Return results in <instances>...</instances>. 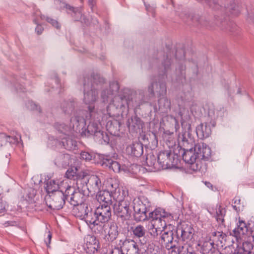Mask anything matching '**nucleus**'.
Returning a JSON list of instances; mask_svg holds the SVG:
<instances>
[{"label":"nucleus","mask_w":254,"mask_h":254,"mask_svg":"<svg viewBox=\"0 0 254 254\" xmlns=\"http://www.w3.org/2000/svg\"><path fill=\"white\" fill-rule=\"evenodd\" d=\"M162 137L167 145L169 147H173L175 144V140L174 138L173 130L165 129L163 131Z\"/></svg>","instance_id":"obj_38"},{"label":"nucleus","mask_w":254,"mask_h":254,"mask_svg":"<svg viewBox=\"0 0 254 254\" xmlns=\"http://www.w3.org/2000/svg\"><path fill=\"white\" fill-rule=\"evenodd\" d=\"M127 125L129 130L135 132L140 131L144 125L143 122L136 115L132 116L130 119H129Z\"/></svg>","instance_id":"obj_30"},{"label":"nucleus","mask_w":254,"mask_h":254,"mask_svg":"<svg viewBox=\"0 0 254 254\" xmlns=\"http://www.w3.org/2000/svg\"><path fill=\"white\" fill-rule=\"evenodd\" d=\"M81 187L87 189L88 192L94 194L101 190L102 182L99 176L90 175L86 171L85 173L84 180L82 179Z\"/></svg>","instance_id":"obj_10"},{"label":"nucleus","mask_w":254,"mask_h":254,"mask_svg":"<svg viewBox=\"0 0 254 254\" xmlns=\"http://www.w3.org/2000/svg\"><path fill=\"white\" fill-rule=\"evenodd\" d=\"M243 254H254V247L251 243L247 242L243 244Z\"/></svg>","instance_id":"obj_47"},{"label":"nucleus","mask_w":254,"mask_h":254,"mask_svg":"<svg viewBox=\"0 0 254 254\" xmlns=\"http://www.w3.org/2000/svg\"><path fill=\"white\" fill-rule=\"evenodd\" d=\"M99 156V162L102 166L109 167L111 163V161L114 160L113 157H117L118 155L114 153L113 155L111 156L110 154H103Z\"/></svg>","instance_id":"obj_43"},{"label":"nucleus","mask_w":254,"mask_h":254,"mask_svg":"<svg viewBox=\"0 0 254 254\" xmlns=\"http://www.w3.org/2000/svg\"><path fill=\"white\" fill-rule=\"evenodd\" d=\"M97 198L99 201L102 202L105 205L111 206L113 203L112 198L113 196L112 194L107 191L106 190H100L97 192Z\"/></svg>","instance_id":"obj_35"},{"label":"nucleus","mask_w":254,"mask_h":254,"mask_svg":"<svg viewBox=\"0 0 254 254\" xmlns=\"http://www.w3.org/2000/svg\"><path fill=\"white\" fill-rule=\"evenodd\" d=\"M157 160L160 171L176 167L179 162L178 156L171 150L160 151L157 155Z\"/></svg>","instance_id":"obj_9"},{"label":"nucleus","mask_w":254,"mask_h":254,"mask_svg":"<svg viewBox=\"0 0 254 254\" xmlns=\"http://www.w3.org/2000/svg\"><path fill=\"white\" fill-rule=\"evenodd\" d=\"M161 244L167 250L173 249L179 244V237L175 230L164 231L160 236Z\"/></svg>","instance_id":"obj_16"},{"label":"nucleus","mask_w":254,"mask_h":254,"mask_svg":"<svg viewBox=\"0 0 254 254\" xmlns=\"http://www.w3.org/2000/svg\"><path fill=\"white\" fill-rule=\"evenodd\" d=\"M248 234H249L254 239V221H251L248 223Z\"/></svg>","instance_id":"obj_57"},{"label":"nucleus","mask_w":254,"mask_h":254,"mask_svg":"<svg viewBox=\"0 0 254 254\" xmlns=\"http://www.w3.org/2000/svg\"><path fill=\"white\" fill-rule=\"evenodd\" d=\"M196 133L201 139L208 137L211 134V129L209 125L205 123H201L196 127Z\"/></svg>","instance_id":"obj_32"},{"label":"nucleus","mask_w":254,"mask_h":254,"mask_svg":"<svg viewBox=\"0 0 254 254\" xmlns=\"http://www.w3.org/2000/svg\"><path fill=\"white\" fill-rule=\"evenodd\" d=\"M80 82L83 84L85 91L90 88L99 91L106 83V80L100 73L93 72L83 75Z\"/></svg>","instance_id":"obj_8"},{"label":"nucleus","mask_w":254,"mask_h":254,"mask_svg":"<svg viewBox=\"0 0 254 254\" xmlns=\"http://www.w3.org/2000/svg\"><path fill=\"white\" fill-rule=\"evenodd\" d=\"M134 243H136L133 240L125 238L120 240L117 245L122 249L123 252H126V254H128L131 251Z\"/></svg>","instance_id":"obj_36"},{"label":"nucleus","mask_w":254,"mask_h":254,"mask_svg":"<svg viewBox=\"0 0 254 254\" xmlns=\"http://www.w3.org/2000/svg\"><path fill=\"white\" fill-rule=\"evenodd\" d=\"M236 224L237 227L233 230L231 235L238 239L241 238L242 235H245L246 233H248V223H246L245 221L239 216Z\"/></svg>","instance_id":"obj_29"},{"label":"nucleus","mask_w":254,"mask_h":254,"mask_svg":"<svg viewBox=\"0 0 254 254\" xmlns=\"http://www.w3.org/2000/svg\"><path fill=\"white\" fill-rule=\"evenodd\" d=\"M28 107L33 111H36L38 112L41 113H42V109L41 107L38 105L36 104L35 102L33 101H29L28 103Z\"/></svg>","instance_id":"obj_52"},{"label":"nucleus","mask_w":254,"mask_h":254,"mask_svg":"<svg viewBox=\"0 0 254 254\" xmlns=\"http://www.w3.org/2000/svg\"><path fill=\"white\" fill-rule=\"evenodd\" d=\"M84 250L86 253L94 254L100 249L99 240L94 235H88L84 238Z\"/></svg>","instance_id":"obj_22"},{"label":"nucleus","mask_w":254,"mask_h":254,"mask_svg":"<svg viewBox=\"0 0 254 254\" xmlns=\"http://www.w3.org/2000/svg\"><path fill=\"white\" fill-rule=\"evenodd\" d=\"M46 20L48 23H50L53 26L56 27L57 29H59L60 28V24L57 20L47 16L46 17Z\"/></svg>","instance_id":"obj_53"},{"label":"nucleus","mask_w":254,"mask_h":254,"mask_svg":"<svg viewBox=\"0 0 254 254\" xmlns=\"http://www.w3.org/2000/svg\"><path fill=\"white\" fill-rule=\"evenodd\" d=\"M214 6L210 4V7L216 12L213 13L215 22L212 21L206 15H199L195 14L191 18L193 26L198 27H204L207 29L212 30L216 26L220 27L222 30H225L234 36L239 35L241 30L240 28L233 21L222 20L224 12L225 11L228 15L238 16L240 12V7L237 1L235 0L231 1L226 7H223L217 3H213Z\"/></svg>","instance_id":"obj_1"},{"label":"nucleus","mask_w":254,"mask_h":254,"mask_svg":"<svg viewBox=\"0 0 254 254\" xmlns=\"http://www.w3.org/2000/svg\"><path fill=\"white\" fill-rule=\"evenodd\" d=\"M163 121L166 122V124L170 127L172 128V130H175L176 132L180 128V125L177 119L173 116L168 115L164 117Z\"/></svg>","instance_id":"obj_40"},{"label":"nucleus","mask_w":254,"mask_h":254,"mask_svg":"<svg viewBox=\"0 0 254 254\" xmlns=\"http://www.w3.org/2000/svg\"><path fill=\"white\" fill-rule=\"evenodd\" d=\"M110 95H113L110 93V91L108 89L103 90L101 92V98L103 100V102L108 101V98Z\"/></svg>","instance_id":"obj_54"},{"label":"nucleus","mask_w":254,"mask_h":254,"mask_svg":"<svg viewBox=\"0 0 254 254\" xmlns=\"http://www.w3.org/2000/svg\"><path fill=\"white\" fill-rule=\"evenodd\" d=\"M84 90V102L86 104H88V111L89 112V116L91 118L94 112L95 106L94 103L96 101L98 97V91L93 88Z\"/></svg>","instance_id":"obj_20"},{"label":"nucleus","mask_w":254,"mask_h":254,"mask_svg":"<svg viewBox=\"0 0 254 254\" xmlns=\"http://www.w3.org/2000/svg\"><path fill=\"white\" fill-rule=\"evenodd\" d=\"M133 219L136 222L148 220L149 212L151 210V203L148 199L141 195L133 200Z\"/></svg>","instance_id":"obj_5"},{"label":"nucleus","mask_w":254,"mask_h":254,"mask_svg":"<svg viewBox=\"0 0 254 254\" xmlns=\"http://www.w3.org/2000/svg\"><path fill=\"white\" fill-rule=\"evenodd\" d=\"M110 254H125V252H123L122 249H120L119 247L117 245L114 246L112 249Z\"/></svg>","instance_id":"obj_58"},{"label":"nucleus","mask_w":254,"mask_h":254,"mask_svg":"<svg viewBox=\"0 0 254 254\" xmlns=\"http://www.w3.org/2000/svg\"><path fill=\"white\" fill-rule=\"evenodd\" d=\"M158 161H156V156L152 153L148 154L145 159V165L148 167L150 171L157 172L160 171Z\"/></svg>","instance_id":"obj_33"},{"label":"nucleus","mask_w":254,"mask_h":254,"mask_svg":"<svg viewBox=\"0 0 254 254\" xmlns=\"http://www.w3.org/2000/svg\"><path fill=\"white\" fill-rule=\"evenodd\" d=\"M97 220L109 223L112 218L111 206L100 204L95 210H93L92 216Z\"/></svg>","instance_id":"obj_17"},{"label":"nucleus","mask_w":254,"mask_h":254,"mask_svg":"<svg viewBox=\"0 0 254 254\" xmlns=\"http://www.w3.org/2000/svg\"><path fill=\"white\" fill-rule=\"evenodd\" d=\"M174 216L172 213L165 211L161 208H156L152 211L151 206V210L149 212L148 220L152 219L154 223L153 227H161L165 229L167 224L174 220Z\"/></svg>","instance_id":"obj_7"},{"label":"nucleus","mask_w":254,"mask_h":254,"mask_svg":"<svg viewBox=\"0 0 254 254\" xmlns=\"http://www.w3.org/2000/svg\"><path fill=\"white\" fill-rule=\"evenodd\" d=\"M105 190L112 194L114 199L117 201V199H124L126 196L125 191L121 189L119 184L116 180L110 178L105 182Z\"/></svg>","instance_id":"obj_18"},{"label":"nucleus","mask_w":254,"mask_h":254,"mask_svg":"<svg viewBox=\"0 0 254 254\" xmlns=\"http://www.w3.org/2000/svg\"><path fill=\"white\" fill-rule=\"evenodd\" d=\"M130 230L132 232L134 239L144 238L147 232L145 228L140 224L131 227Z\"/></svg>","instance_id":"obj_39"},{"label":"nucleus","mask_w":254,"mask_h":254,"mask_svg":"<svg viewBox=\"0 0 254 254\" xmlns=\"http://www.w3.org/2000/svg\"><path fill=\"white\" fill-rule=\"evenodd\" d=\"M61 142L64 148L67 150L73 151L77 149V142L69 135L63 138Z\"/></svg>","instance_id":"obj_37"},{"label":"nucleus","mask_w":254,"mask_h":254,"mask_svg":"<svg viewBox=\"0 0 254 254\" xmlns=\"http://www.w3.org/2000/svg\"><path fill=\"white\" fill-rule=\"evenodd\" d=\"M72 214L76 217L84 220L86 223L91 221L93 215V209L86 203H83L73 205Z\"/></svg>","instance_id":"obj_13"},{"label":"nucleus","mask_w":254,"mask_h":254,"mask_svg":"<svg viewBox=\"0 0 254 254\" xmlns=\"http://www.w3.org/2000/svg\"><path fill=\"white\" fill-rule=\"evenodd\" d=\"M92 218L91 221H88L86 223L88 225H92L91 228L95 235L99 236H104L107 230L108 223L97 220L93 217Z\"/></svg>","instance_id":"obj_26"},{"label":"nucleus","mask_w":254,"mask_h":254,"mask_svg":"<svg viewBox=\"0 0 254 254\" xmlns=\"http://www.w3.org/2000/svg\"><path fill=\"white\" fill-rule=\"evenodd\" d=\"M153 227L154 228L152 230V232L151 233V235L153 236L154 238L157 237L159 234L161 235H162V232H163L164 230H161V228H162L161 227L159 226V227L157 226L156 228Z\"/></svg>","instance_id":"obj_56"},{"label":"nucleus","mask_w":254,"mask_h":254,"mask_svg":"<svg viewBox=\"0 0 254 254\" xmlns=\"http://www.w3.org/2000/svg\"><path fill=\"white\" fill-rule=\"evenodd\" d=\"M86 171L80 170L77 167L71 166L66 171L65 176L68 179L76 181L77 188H80L82 179L84 180Z\"/></svg>","instance_id":"obj_21"},{"label":"nucleus","mask_w":254,"mask_h":254,"mask_svg":"<svg viewBox=\"0 0 254 254\" xmlns=\"http://www.w3.org/2000/svg\"><path fill=\"white\" fill-rule=\"evenodd\" d=\"M227 235L222 231H214L210 234L209 241L216 244L217 246L221 245L223 247V244L226 241Z\"/></svg>","instance_id":"obj_34"},{"label":"nucleus","mask_w":254,"mask_h":254,"mask_svg":"<svg viewBox=\"0 0 254 254\" xmlns=\"http://www.w3.org/2000/svg\"><path fill=\"white\" fill-rule=\"evenodd\" d=\"M128 103L127 95L126 92L124 93L122 95L115 96L113 100V105L117 109L119 110V112L122 113L125 112L126 110L128 111L129 110Z\"/></svg>","instance_id":"obj_24"},{"label":"nucleus","mask_w":254,"mask_h":254,"mask_svg":"<svg viewBox=\"0 0 254 254\" xmlns=\"http://www.w3.org/2000/svg\"><path fill=\"white\" fill-rule=\"evenodd\" d=\"M65 197L63 191H58L46 199L47 206L52 210H60L65 203Z\"/></svg>","instance_id":"obj_14"},{"label":"nucleus","mask_w":254,"mask_h":254,"mask_svg":"<svg viewBox=\"0 0 254 254\" xmlns=\"http://www.w3.org/2000/svg\"><path fill=\"white\" fill-rule=\"evenodd\" d=\"M54 127L60 132L64 134H65L69 128L64 123H56Z\"/></svg>","instance_id":"obj_51"},{"label":"nucleus","mask_w":254,"mask_h":254,"mask_svg":"<svg viewBox=\"0 0 254 254\" xmlns=\"http://www.w3.org/2000/svg\"><path fill=\"white\" fill-rule=\"evenodd\" d=\"M175 248L177 249V250L176 251H177V253L181 252L185 253V254H186L187 252V249L185 250V247L184 246L179 245L177 246V245H176V247Z\"/></svg>","instance_id":"obj_61"},{"label":"nucleus","mask_w":254,"mask_h":254,"mask_svg":"<svg viewBox=\"0 0 254 254\" xmlns=\"http://www.w3.org/2000/svg\"><path fill=\"white\" fill-rule=\"evenodd\" d=\"M76 190H75L74 187L68 186L65 190V191L64 192V195L65 196V200L68 202L69 198H70L71 196H73Z\"/></svg>","instance_id":"obj_49"},{"label":"nucleus","mask_w":254,"mask_h":254,"mask_svg":"<svg viewBox=\"0 0 254 254\" xmlns=\"http://www.w3.org/2000/svg\"><path fill=\"white\" fill-rule=\"evenodd\" d=\"M121 122L115 119H109L106 123L107 130L112 135L119 136L120 135Z\"/></svg>","instance_id":"obj_31"},{"label":"nucleus","mask_w":254,"mask_h":254,"mask_svg":"<svg viewBox=\"0 0 254 254\" xmlns=\"http://www.w3.org/2000/svg\"><path fill=\"white\" fill-rule=\"evenodd\" d=\"M46 186L45 187L46 190L48 193H55L56 191H59L60 188L59 182L54 180H48L46 184Z\"/></svg>","instance_id":"obj_42"},{"label":"nucleus","mask_w":254,"mask_h":254,"mask_svg":"<svg viewBox=\"0 0 254 254\" xmlns=\"http://www.w3.org/2000/svg\"><path fill=\"white\" fill-rule=\"evenodd\" d=\"M176 234L179 237V242H182L190 247L195 242V230L193 225L189 222L184 221L178 226L176 229Z\"/></svg>","instance_id":"obj_6"},{"label":"nucleus","mask_w":254,"mask_h":254,"mask_svg":"<svg viewBox=\"0 0 254 254\" xmlns=\"http://www.w3.org/2000/svg\"><path fill=\"white\" fill-rule=\"evenodd\" d=\"M59 157L60 159H68L69 158V156L68 154H62L59 155Z\"/></svg>","instance_id":"obj_64"},{"label":"nucleus","mask_w":254,"mask_h":254,"mask_svg":"<svg viewBox=\"0 0 254 254\" xmlns=\"http://www.w3.org/2000/svg\"><path fill=\"white\" fill-rule=\"evenodd\" d=\"M61 108L66 115L71 116L77 114L78 104L76 100L74 99L64 101L61 104Z\"/></svg>","instance_id":"obj_23"},{"label":"nucleus","mask_w":254,"mask_h":254,"mask_svg":"<svg viewBox=\"0 0 254 254\" xmlns=\"http://www.w3.org/2000/svg\"><path fill=\"white\" fill-rule=\"evenodd\" d=\"M118 199V201L114 205L115 214L122 220H129L132 214L130 202L124 199Z\"/></svg>","instance_id":"obj_11"},{"label":"nucleus","mask_w":254,"mask_h":254,"mask_svg":"<svg viewBox=\"0 0 254 254\" xmlns=\"http://www.w3.org/2000/svg\"><path fill=\"white\" fill-rule=\"evenodd\" d=\"M182 132L178 137V144L180 147L179 154H181L183 160L190 165V169L193 171L206 172V165L201 164L197 160L196 151H194V138L192 136L191 124L184 121L181 123Z\"/></svg>","instance_id":"obj_2"},{"label":"nucleus","mask_w":254,"mask_h":254,"mask_svg":"<svg viewBox=\"0 0 254 254\" xmlns=\"http://www.w3.org/2000/svg\"><path fill=\"white\" fill-rule=\"evenodd\" d=\"M194 151H196L197 160L201 164L206 165L207 169V162L212 161L211 150L208 145L204 143H194Z\"/></svg>","instance_id":"obj_12"},{"label":"nucleus","mask_w":254,"mask_h":254,"mask_svg":"<svg viewBox=\"0 0 254 254\" xmlns=\"http://www.w3.org/2000/svg\"><path fill=\"white\" fill-rule=\"evenodd\" d=\"M226 211L225 208H223L219 205L216 211V221L220 223L222 225H224V217L226 215Z\"/></svg>","instance_id":"obj_45"},{"label":"nucleus","mask_w":254,"mask_h":254,"mask_svg":"<svg viewBox=\"0 0 254 254\" xmlns=\"http://www.w3.org/2000/svg\"><path fill=\"white\" fill-rule=\"evenodd\" d=\"M171 59L167 55L164 56V59L157 66V72L159 78L161 80L158 82L151 77V81L147 87V91L150 98H154L157 95L158 98L159 109L162 112H167L171 109V102L166 97L167 93L166 84L163 79L167 78V73L171 70Z\"/></svg>","instance_id":"obj_3"},{"label":"nucleus","mask_w":254,"mask_h":254,"mask_svg":"<svg viewBox=\"0 0 254 254\" xmlns=\"http://www.w3.org/2000/svg\"><path fill=\"white\" fill-rule=\"evenodd\" d=\"M113 158L114 160L111 161V163L108 168L110 170H112L115 173H119L121 170V165L118 162L116 161V157Z\"/></svg>","instance_id":"obj_50"},{"label":"nucleus","mask_w":254,"mask_h":254,"mask_svg":"<svg viewBox=\"0 0 254 254\" xmlns=\"http://www.w3.org/2000/svg\"><path fill=\"white\" fill-rule=\"evenodd\" d=\"M205 186L211 189L212 190H215L213 185L209 182L205 181L204 182Z\"/></svg>","instance_id":"obj_63"},{"label":"nucleus","mask_w":254,"mask_h":254,"mask_svg":"<svg viewBox=\"0 0 254 254\" xmlns=\"http://www.w3.org/2000/svg\"><path fill=\"white\" fill-rule=\"evenodd\" d=\"M126 152L130 157L138 158L143 153V145L140 141H133L126 147Z\"/></svg>","instance_id":"obj_27"},{"label":"nucleus","mask_w":254,"mask_h":254,"mask_svg":"<svg viewBox=\"0 0 254 254\" xmlns=\"http://www.w3.org/2000/svg\"><path fill=\"white\" fill-rule=\"evenodd\" d=\"M214 245L215 244L209 240L204 242L201 246V251L203 254H213L215 253L216 251H218V249Z\"/></svg>","instance_id":"obj_41"},{"label":"nucleus","mask_w":254,"mask_h":254,"mask_svg":"<svg viewBox=\"0 0 254 254\" xmlns=\"http://www.w3.org/2000/svg\"><path fill=\"white\" fill-rule=\"evenodd\" d=\"M80 158L86 161H90L94 159L95 155L92 152L83 151L80 153Z\"/></svg>","instance_id":"obj_48"},{"label":"nucleus","mask_w":254,"mask_h":254,"mask_svg":"<svg viewBox=\"0 0 254 254\" xmlns=\"http://www.w3.org/2000/svg\"><path fill=\"white\" fill-rule=\"evenodd\" d=\"M127 95L129 109L136 110L141 105L147 102L144 91L143 90H138L130 94L127 93Z\"/></svg>","instance_id":"obj_15"},{"label":"nucleus","mask_w":254,"mask_h":254,"mask_svg":"<svg viewBox=\"0 0 254 254\" xmlns=\"http://www.w3.org/2000/svg\"><path fill=\"white\" fill-rule=\"evenodd\" d=\"M119 232V227L115 222H111L107 225V230L104 236V239L109 243H112L118 238Z\"/></svg>","instance_id":"obj_25"},{"label":"nucleus","mask_w":254,"mask_h":254,"mask_svg":"<svg viewBox=\"0 0 254 254\" xmlns=\"http://www.w3.org/2000/svg\"><path fill=\"white\" fill-rule=\"evenodd\" d=\"M149 139L151 141V145L152 146H156L158 144V139L157 135L154 132H152L149 134Z\"/></svg>","instance_id":"obj_55"},{"label":"nucleus","mask_w":254,"mask_h":254,"mask_svg":"<svg viewBox=\"0 0 254 254\" xmlns=\"http://www.w3.org/2000/svg\"><path fill=\"white\" fill-rule=\"evenodd\" d=\"M119 90L120 85L117 81H113L110 82L109 91L111 94L114 95L118 93Z\"/></svg>","instance_id":"obj_46"},{"label":"nucleus","mask_w":254,"mask_h":254,"mask_svg":"<svg viewBox=\"0 0 254 254\" xmlns=\"http://www.w3.org/2000/svg\"><path fill=\"white\" fill-rule=\"evenodd\" d=\"M88 196V194H86V190L83 187H80L74 192L73 196L69 198L68 202L71 205H77V204L85 203L86 198Z\"/></svg>","instance_id":"obj_28"},{"label":"nucleus","mask_w":254,"mask_h":254,"mask_svg":"<svg viewBox=\"0 0 254 254\" xmlns=\"http://www.w3.org/2000/svg\"><path fill=\"white\" fill-rule=\"evenodd\" d=\"M56 1L60 5V9L65 10L66 13L69 15L74 21H79L81 19L82 14L78 7L73 6L61 0H56Z\"/></svg>","instance_id":"obj_19"},{"label":"nucleus","mask_w":254,"mask_h":254,"mask_svg":"<svg viewBox=\"0 0 254 254\" xmlns=\"http://www.w3.org/2000/svg\"><path fill=\"white\" fill-rule=\"evenodd\" d=\"M3 225L5 227H7L9 226H16L17 225V222L15 221H7L3 223Z\"/></svg>","instance_id":"obj_62"},{"label":"nucleus","mask_w":254,"mask_h":254,"mask_svg":"<svg viewBox=\"0 0 254 254\" xmlns=\"http://www.w3.org/2000/svg\"><path fill=\"white\" fill-rule=\"evenodd\" d=\"M44 28L42 25L40 24H37V26L35 28V32L37 35H41L44 31Z\"/></svg>","instance_id":"obj_60"},{"label":"nucleus","mask_w":254,"mask_h":254,"mask_svg":"<svg viewBox=\"0 0 254 254\" xmlns=\"http://www.w3.org/2000/svg\"><path fill=\"white\" fill-rule=\"evenodd\" d=\"M140 249L137 243H134L133 248L131 249V251H130L128 254H139Z\"/></svg>","instance_id":"obj_59"},{"label":"nucleus","mask_w":254,"mask_h":254,"mask_svg":"<svg viewBox=\"0 0 254 254\" xmlns=\"http://www.w3.org/2000/svg\"><path fill=\"white\" fill-rule=\"evenodd\" d=\"M73 129L80 133L82 137L93 136L95 141L101 144H108L110 141L108 134L100 129V126L95 122H90L86 127V121L77 114L70 118Z\"/></svg>","instance_id":"obj_4"},{"label":"nucleus","mask_w":254,"mask_h":254,"mask_svg":"<svg viewBox=\"0 0 254 254\" xmlns=\"http://www.w3.org/2000/svg\"><path fill=\"white\" fill-rule=\"evenodd\" d=\"M19 140H21V135L20 134H17L16 135L11 136L7 135L5 133L1 132V141H5L8 142L10 144H16L19 143Z\"/></svg>","instance_id":"obj_44"}]
</instances>
